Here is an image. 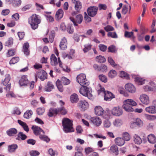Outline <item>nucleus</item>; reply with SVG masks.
Segmentation results:
<instances>
[{"label":"nucleus","mask_w":156,"mask_h":156,"mask_svg":"<svg viewBox=\"0 0 156 156\" xmlns=\"http://www.w3.org/2000/svg\"><path fill=\"white\" fill-rule=\"evenodd\" d=\"M63 130L66 133L73 132L74 129L73 127L72 121L67 118H64L62 121Z\"/></svg>","instance_id":"f257e3e1"},{"label":"nucleus","mask_w":156,"mask_h":156,"mask_svg":"<svg viewBox=\"0 0 156 156\" xmlns=\"http://www.w3.org/2000/svg\"><path fill=\"white\" fill-rule=\"evenodd\" d=\"M41 20L40 16L35 14H33L29 19L28 22L31 28L34 30L37 29L38 24L40 23Z\"/></svg>","instance_id":"f03ea898"},{"label":"nucleus","mask_w":156,"mask_h":156,"mask_svg":"<svg viewBox=\"0 0 156 156\" xmlns=\"http://www.w3.org/2000/svg\"><path fill=\"white\" fill-rule=\"evenodd\" d=\"M97 89L98 94L101 93L104 94V99L106 101H110L115 98L114 95L112 93L108 91H105V89L100 84L97 85Z\"/></svg>","instance_id":"7ed1b4c3"},{"label":"nucleus","mask_w":156,"mask_h":156,"mask_svg":"<svg viewBox=\"0 0 156 156\" xmlns=\"http://www.w3.org/2000/svg\"><path fill=\"white\" fill-rule=\"evenodd\" d=\"M123 103L122 108L128 112H133L134 110L132 106H135L137 105L136 103L131 99H127L124 100Z\"/></svg>","instance_id":"20e7f679"},{"label":"nucleus","mask_w":156,"mask_h":156,"mask_svg":"<svg viewBox=\"0 0 156 156\" xmlns=\"http://www.w3.org/2000/svg\"><path fill=\"white\" fill-rule=\"evenodd\" d=\"M80 90V93L83 95L87 97L89 99L92 98V95L91 94V89L90 87H87V86H82Z\"/></svg>","instance_id":"39448f33"},{"label":"nucleus","mask_w":156,"mask_h":156,"mask_svg":"<svg viewBox=\"0 0 156 156\" xmlns=\"http://www.w3.org/2000/svg\"><path fill=\"white\" fill-rule=\"evenodd\" d=\"M76 79L77 82L81 86H88L89 84V82L86 79L85 75L83 73L78 75Z\"/></svg>","instance_id":"423d86ee"},{"label":"nucleus","mask_w":156,"mask_h":156,"mask_svg":"<svg viewBox=\"0 0 156 156\" xmlns=\"http://www.w3.org/2000/svg\"><path fill=\"white\" fill-rule=\"evenodd\" d=\"M85 117L88 119L94 125L96 126H98L101 123V120L99 117L94 116L91 117L87 115H85Z\"/></svg>","instance_id":"0eeeda50"},{"label":"nucleus","mask_w":156,"mask_h":156,"mask_svg":"<svg viewBox=\"0 0 156 156\" xmlns=\"http://www.w3.org/2000/svg\"><path fill=\"white\" fill-rule=\"evenodd\" d=\"M83 16L81 14L77 15L75 18L73 17H70V20L73 23L75 26H77L78 24H80L83 20Z\"/></svg>","instance_id":"6e6552de"},{"label":"nucleus","mask_w":156,"mask_h":156,"mask_svg":"<svg viewBox=\"0 0 156 156\" xmlns=\"http://www.w3.org/2000/svg\"><path fill=\"white\" fill-rule=\"evenodd\" d=\"M32 129L34 133L36 136L40 135L42 136H44L43 134H44V131L40 127L36 126H33L32 127Z\"/></svg>","instance_id":"1a4fd4ad"},{"label":"nucleus","mask_w":156,"mask_h":156,"mask_svg":"<svg viewBox=\"0 0 156 156\" xmlns=\"http://www.w3.org/2000/svg\"><path fill=\"white\" fill-rule=\"evenodd\" d=\"M73 3L75 4L74 8L75 11H73L72 13V15L73 16L80 13L82 8V3L80 1H77Z\"/></svg>","instance_id":"9d476101"},{"label":"nucleus","mask_w":156,"mask_h":156,"mask_svg":"<svg viewBox=\"0 0 156 156\" xmlns=\"http://www.w3.org/2000/svg\"><path fill=\"white\" fill-rule=\"evenodd\" d=\"M122 113V109L118 106L113 107L111 110L112 114L116 116H120Z\"/></svg>","instance_id":"9b49d317"},{"label":"nucleus","mask_w":156,"mask_h":156,"mask_svg":"<svg viewBox=\"0 0 156 156\" xmlns=\"http://www.w3.org/2000/svg\"><path fill=\"white\" fill-rule=\"evenodd\" d=\"M143 121L140 118H137L135 121L132 122L130 125L131 128L134 129L136 127H141L143 126Z\"/></svg>","instance_id":"f8f14e48"},{"label":"nucleus","mask_w":156,"mask_h":156,"mask_svg":"<svg viewBox=\"0 0 156 156\" xmlns=\"http://www.w3.org/2000/svg\"><path fill=\"white\" fill-rule=\"evenodd\" d=\"M98 8L96 6H90L87 9V12L89 16L91 17L94 16L97 14Z\"/></svg>","instance_id":"ddd939ff"},{"label":"nucleus","mask_w":156,"mask_h":156,"mask_svg":"<svg viewBox=\"0 0 156 156\" xmlns=\"http://www.w3.org/2000/svg\"><path fill=\"white\" fill-rule=\"evenodd\" d=\"M78 105L81 110L85 111L88 108L89 104L86 101L81 100L78 103Z\"/></svg>","instance_id":"4468645a"},{"label":"nucleus","mask_w":156,"mask_h":156,"mask_svg":"<svg viewBox=\"0 0 156 156\" xmlns=\"http://www.w3.org/2000/svg\"><path fill=\"white\" fill-rule=\"evenodd\" d=\"M47 73L44 70H42L39 73H38L35 75L36 79H37V77H38L42 81H43L45 79H47Z\"/></svg>","instance_id":"2eb2a0df"},{"label":"nucleus","mask_w":156,"mask_h":156,"mask_svg":"<svg viewBox=\"0 0 156 156\" xmlns=\"http://www.w3.org/2000/svg\"><path fill=\"white\" fill-rule=\"evenodd\" d=\"M140 101L144 104L148 105L150 103L148 96L145 94H142L140 95Z\"/></svg>","instance_id":"dca6fc26"},{"label":"nucleus","mask_w":156,"mask_h":156,"mask_svg":"<svg viewBox=\"0 0 156 156\" xmlns=\"http://www.w3.org/2000/svg\"><path fill=\"white\" fill-rule=\"evenodd\" d=\"M125 88L126 91L129 92L133 93L136 92V89L135 86L132 84L128 83L125 86Z\"/></svg>","instance_id":"f3484780"},{"label":"nucleus","mask_w":156,"mask_h":156,"mask_svg":"<svg viewBox=\"0 0 156 156\" xmlns=\"http://www.w3.org/2000/svg\"><path fill=\"white\" fill-rule=\"evenodd\" d=\"M67 41L66 38L63 37L61 39L59 46L62 50H65L67 48Z\"/></svg>","instance_id":"a211bd4d"},{"label":"nucleus","mask_w":156,"mask_h":156,"mask_svg":"<svg viewBox=\"0 0 156 156\" xmlns=\"http://www.w3.org/2000/svg\"><path fill=\"white\" fill-rule=\"evenodd\" d=\"M28 83L27 76L25 75L22 76L19 81V84L21 86H26Z\"/></svg>","instance_id":"6ab92c4d"},{"label":"nucleus","mask_w":156,"mask_h":156,"mask_svg":"<svg viewBox=\"0 0 156 156\" xmlns=\"http://www.w3.org/2000/svg\"><path fill=\"white\" fill-rule=\"evenodd\" d=\"M145 111L149 114L156 113V106L154 105H150L145 108Z\"/></svg>","instance_id":"aec40b11"},{"label":"nucleus","mask_w":156,"mask_h":156,"mask_svg":"<svg viewBox=\"0 0 156 156\" xmlns=\"http://www.w3.org/2000/svg\"><path fill=\"white\" fill-rule=\"evenodd\" d=\"M63 11L62 9H59L56 12L55 15V18L56 20H58L63 17Z\"/></svg>","instance_id":"412c9836"},{"label":"nucleus","mask_w":156,"mask_h":156,"mask_svg":"<svg viewBox=\"0 0 156 156\" xmlns=\"http://www.w3.org/2000/svg\"><path fill=\"white\" fill-rule=\"evenodd\" d=\"M58 114V108H51L49 110L48 115L49 117H52Z\"/></svg>","instance_id":"4be33fe9"},{"label":"nucleus","mask_w":156,"mask_h":156,"mask_svg":"<svg viewBox=\"0 0 156 156\" xmlns=\"http://www.w3.org/2000/svg\"><path fill=\"white\" fill-rule=\"evenodd\" d=\"M115 143L118 146H122L125 143V140L123 137H117L115 139Z\"/></svg>","instance_id":"5701e85b"},{"label":"nucleus","mask_w":156,"mask_h":156,"mask_svg":"<svg viewBox=\"0 0 156 156\" xmlns=\"http://www.w3.org/2000/svg\"><path fill=\"white\" fill-rule=\"evenodd\" d=\"M95 113L96 115H101L103 113L104 110L100 106H97L95 108Z\"/></svg>","instance_id":"b1692460"},{"label":"nucleus","mask_w":156,"mask_h":156,"mask_svg":"<svg viewBox=\"0 0 156 156\" xmlns=\"http://www.w3.org/2000/svg\"><path fill=\"white\" fill-rule=\"evenodd\" d=\"M18 147V145L16 144H13L9 145L8 147V151L10 153L14 152Z\"/></svg>","instance_id":"393cba45"},{"label":"nucleus","mask_w":156,"mask_h":156,"mask_svg":"<svg viewBox=\"0 0 156 156\" xmlns=\"http://www.w3.org/2000/svg\"><path fill=\"white\" fill-rule=\"evenodd\" d=\"M75 52L74 50L71 49L70 50L69 54H64L63 57L64 58H68L69 59H71L73 58V56Z\"/></svg>","instance_id":"a878e982"},{"label":"nucleus","mask_w":156,"mask_h":156,"mask_svg":"<svg viewBox=\"0 0 156 156\" xmlns=\"http://www.w3.org/2000/svg\"><path fill=\"white\" fill-rule=\"evenodd\" d=\"M51 63L52 66H56L58 63L57 59L54 54H52L50 57Z\"/></svg>","instance_id":"bb28decb"},{"label":"nucleus","mask_w":156,"mask_h":156,"mask_svg":"<svg viewBox=\"0 0 156 156\" xmlns=\"http://www.w3.org/2000/svg\"><path fill=\"white\" fill-rule=\"evenodd\" d=\"M79 100V98L77 95L73 93L70 97V101L71 103H76Z\"/></svg>","instance_id":"cd10ccee"},{"label":"nucleus","mask_w":156,"mask_h":156,"mask_svg":"<svg viewBox=\"0 0 156 156\" xmlns=\"http://www.w3.org/2000/svg\"><path fill=\"white\" fill-rule=\"evenodd\" d=\"M54 85L51 82L48 81L47 83V85L45 87V91L48 92L51 91L54 88Z\"/></svg>","instance_id":"c85d7f7f"},{"label":"nucleus","mask_w":156,"mask_h":156,"mask_svg":"<svg viewBox=\"0 0 156 156\" xmlns=\"http://www.w3.org/2000/svg\"><path fill=\"white\" fill-rule=\"evenodd\" d=\"M18 122L25 131L28 132L29 131L28 126L25 122L19 120H18Z\"/></svg>","instance_id":"c756f323"},{"label":"nucleus","mask_w":156,"mask_h":156,"mask_svg":"<svg viewBox=\"0 0 156 156\" xmlns=\"http://www.w3.org/2000/svg\"><path fill=\"white\" fill-rule=\"evenodd\" d=\"M29 46L28 43H25L23 46V52L26 55H27L29 54V51L28 49Z\"/></svg>","instance_id":"7c9ffc66"},{"label":"nucleus","mask_w":156,"mask_h":156,"mask_svg":"<svg viewBox=\"0 0 156 156\" xmlns=\"http://www.w3.org/2000/svg\"><path fill=\"white\" fill-rule=\"evenodd\" d=\"M7 135L9 136H13L17 133V130L15 128H11L6 131Z\"/></svg>","instance_id":"2f4dec72"},{"label":"nucleus","mask_w":156,"mask_h":156,"mask_svg":"<svg viewBox=\"0 0 156 156\" xmlns=\"http://www.w3.org/2000/svg\"><path fill=\"white\" fill-rule=\"evenodd\" d=\"M118 148V147L115 145H113L111 146L110 148V150L113 153L115 154V155H117L119 154Z\"/></svg>","instance_id":"473e14b6"},{"label":"nucleus","mask_w":156,"mask_h":156,"mask_svg":"<svg viewBox=\"0 0 156 156\" xmlns=\"http://www.w3.org/2000/svg\"><path fill=\"white\" fill-rule=\"evenodd\" d=\"M117 73L114 70H111L108 73V76L110 78L112 79L116 76Z\"/></svg>","instance_id":"72a5a7b5"},{"label":"nucleus","mask_w":156,"mask_h":156,"mask_svg":"<svg viewBox=\"0 0 156 156\" xmlns=\"http://www.w3.org/2000/svg\"><path fill=\"white\" fill-rule=\"evenodd\" d=\"M144 115L147 119L150 121H153L156 119V116L154 115H151L145 114Z\"/></svg>","instance_id":"f704fd0d"},{"label":"nucleus","mask_w":156,"mask_h":156,"mask_svg":"<svg viewBox=\"0 0 156 156\" xmlns=\"http://www.w3.org/2000/svg\"><path fill=\"white\" fill-rule=\"evenodd\" d=\"M135 81L138 84L141 85L145 83V80L143 78L137 77L135 79Z\"/></svg>","instance_id":"c9c22d12"},{"label":"nucleus","mask_w":156,"mask_h":156,"mask_svg":"<svg viewBox=\"0 0 156 156\" xmlns=\"http://www.w3.org/2000/svg\"><path fill=\"white\" fill-rule=\"evenodd\" d=\"M56 84L58 90L61 92H62L63 91V87L61 84V81L59 80H58L56 81Z\"/></svg>","instance_id":"e433bc0d"},{"label":"nucleus","mask_w":156,"mask_h":156,"mask_svg":"<svg viewBox=\"0 0 156 156\" xmlns=\"http://www.w3.org/2000/svg\"><path fill=\"white\" fill-rule=\"evenodd\" d=\"M5 78L4 81L2 82L3 85L4 86L6 85L9 83L10 80V76L9 74H7L5 75Z\"/></svg>","instance_id":"4c0bfd02"},{"label":"nucleus","mask_w":156,"mask_h":156,"mask_svg":"<svg viewBox=\"0 0 156 156\" xmlns=\"http://www.w3.org/2000/svg\"><path fill=\"white\" fill-rule=\"evenodd\" d=\"M124 36L125 37L127 38H131L132 39H134L135 38L133 32H129L126 31L125 32Z\"/></svg>","instance_id":"58836bf2"},{"label":"nucleus","mask_w":156,"mask_h":156,"mask_svg":"<svg viewBox=\"0 0 156 156\" xmlns=\"http://www.w3.org/2000/svg\"><path fill=\"white\" fill-rule=\"evenodd\" d=\"M113 123L115 126H119L122 125V122L121 119H116L113 121Z\"/></svg>","instance_id":"ea45409f"},{"label":"nucleus","mask_w":156,"mask_h":156,"mask_svg":"<svg viewBox=\"0 0 156 156\" xmlns=\"http://www.w3.org/2000/svg\"><path fill=\"white\" fill-rule=\"evenodd\" d=\"M13 44V39L12 38H9L5 43V45L8 47H11Z\"/></svg>","instance_id":"a19ab883"},{"label":"nucleus","mask_w":156,"mask_h":156,"mask_svg":"<svg viewBox=\"0 0 156 156\" xmlns=\"http://www.w3.org/2000/svg\"><path fill=\"white\" fill-rule=\"evenodd\" d=\"M58 114L64 115L66 114L67 112L64 107L58 108Z\"/></svg>","instance_id":"79ce46f5"},{"label":"nucleus","mask_w":156,"mask_h":156,"mask_svg":"<svg viewBox=\"0 0 156 156\" xmlns=\"http://www.w3.org/2000/svg\"><path fill=\"white\" fill-rule=\"evenodd\" d=\"M84 48L83 51L84 53H86L91 48L92 45L90 44H86L84 45Z\"/></svg>","instance_id":"37998d69"},{"label":"nucleus","mask_w":156,"mask_h":156,"mask_svg":"<svg viewBox=\"0 0 156 156\" xmlns=\"http://www.w3.org/2000/svg\"><path fill=\"white\" fill-rule=\"evenodd\" d=\"M33 112L31 110H28L24 114V117L25 118L29 119L32 115Z\"/></svg>","instance_id":"c03bdc74"},{"label":"nucleus","mask_w":156,"mask_h":156,"mask_svg":"<svg viewBox=\"0 0 156 156\" xmlns=\"http://www.w3.org/2000/svg\"><path fill=\"white\" fill-rule=\"evenodd\" d=\"M96 59L97 62L100 63H103L106 61V59L104 57L101 55L97 56L96 57Z\"/></svg>","instance_id":"a18cd8bd"},{"label":"nucleus","mask_w":156,"mask_h":156,"mask_svg":"<svg viewBox=\"0 0 156 156\" xmlns=\"http://www.w3.org/2000/svg\"><path fill=\"white\" fill-rule=\"evenodd\" d=\"M19 60V58L18 57H13L10 61L9 64L10 65L14 64L17 62Z\"/></svg>","instance_id":"49530a36"},{"label":"nucleus","mask_w":156,"mask_h":156,"mask_svg":"<svg viewBox=\"0 0 156 156\" xmlns=\"http://www.w3.org/2000/svg\"><path fill=\"white\" fill-rule=\"evenodd\" d=\"M119 76L122 78L126 79H128L129 78V76L128 74L124 71L120 72Z\"/></svg>","instance_id":"de8ad7c7"},{"label":"nucleus","mask_w":156,"mask_h":156,"mask_svg":"<svg viewBox=\"0 0 156 156\" xmlns=\"http://www.w3.org/2000/svg\"><path fill=\"white\" fill-rule=\"evenodd\" d=\"M99 79L102 82L106 83L108 79L107 77L103 74L100 75L99 76Z\"/></svg>","instance_id":"09e8293b"},{"label":"nucleus","mask_w":156,"mask_h":156,"mask_svg":"<svg viewBox=\"0 0 156 156\" xmlns=\"http://www.w3.org/2000/svg\"><path fill=\"white\" fill-rule=\"evenodd\" d=\"M62 83L64 85H67L69 84L70 83V80L65 77H63L61 79Z\"/></svg>","instance_id":"8fccbe9b"},{"label":"nucleus","mask_w":156,"mask_h":156,"mask_svg":"<svg viewBox=\"0 0 156 156\" xmlns=\"http://www.w3.org/2000/svg\"><path fill=\"white\" fill-rule=\"evenodd\" d=\"M15 51L14 49H9L6 54V56L9 57L13 56L15 55Z\"/></svg>","instance_id":"3c124183"},{"label":"nucleus","mask_w":156,"mask_h":156,"mask_svg":"<svg viewBox=\"0 0 156 156\" xmlns=\"http://www.w3.org/2000/svg\"><path fill=\"white\" fill-rule=\"evenodd\" d=\"M148 139L149 142L151 144L156 143V137H146Z\"/></svg>","instance_id":"603ef678"},{"label":"nucleus","mask_w":156,"mask_h":156,"mask_svg":"<svg viewBox=\"0 0 156 156\" xmlns=\"http://www.w3.org/2000/svg\"><path fill=\"white\" fill-rule=\"evenodd\" d=\"M128 11V5H124L123 7L122 13L123 14L125 15L126 14Z\"/></svg>","instance_id":"864d4df0"},{"label":"nucleus","mask_w":156,"mask_h":156,"mask_svg":"<svg viewBox=\"0 0 156 156\" xmlns=\"http://www.w3.org/2000/svg\"><path fill=\"white\" fill-rule=\"evenodd\" d=\"M134 141L135 144H140L142 142V140L140 137H134Z\"/></svg>","instance_id":"5fc2aeb1"},{"label":"nucleus","mask_w":156,"mask_h":156,"mask_svg":"<svg viewBox=\"0 0 156 156\" xmlns=\"http://www.w3.org/2000/svg\"><path fill=\"white\" fill-rule=\"evenodd\" d=\"M108 61L111 65L113 66H115L117 64L115 63L114 61L111 57H109L108 58Z\"/></svg>","instance_id":"6e6d98bb"},{"label":"nucleus","mask_w":156,"mask_h":156,"mask_svg":"<svg viewBox=\"0 0 156 156\" xmlns=\"http://www.w3.org/2000/svg\"><path fill=\"white\" fill-rule=\"evenodd\" d=\"M30 154L31 156H37L40 154V153L37 151L32 150L30 152Z\"/></svg>","instance_id":"4d7b16f0"},{"label":"nucleus","mask_w":156,"mask_h":156,"mask_svg":"<svg viewBox=\"0 0 156 156\" xmlns=\"http://www.w3.org/2000/svg\"><path fill=\"white\" fill-rule=\"evenodd\" d=\"M104 29L106 31H112L114 30V28L111 26L108 25L104 27Z\"/></svg>","instance_id":"13d9d810"},{"label":"nucleus","mask_w":156,"mask_h":156,"mask_svg":"<svg viewBox=\"0 0 156 156\" xmlns=\"http://www.w3.org/2000/svg\"><path fill=\"white\" fill-rule=\"evenodd\" d=\"M44 109L43 108H39L37 109V112L39 115H42L44 113Z\"/></svg>","instance_id":"bf43d9fd"},{"label":"nucleus","mask_w":156,"mask_h":156,"mask_svg":"<svg viewBox=\"0 0 156 156\" xmlns=\"http://www.w3.org/2000/svg\"><path fill=\"white\" fill-rule=\"evenodd\" d=\"M98 47L99 49L102 51H105L106 50L107 48V47L106 46L102 44H99Z\"/></svg>","instance_id":"052dcab7"},{"label":"nucleus","mask_w":156,"mask_h":156,"mask_svg":"<svg viewBox=\"0 0 156 156\" xmlns=\"http://www.w3.org/2000/svg\"><path fill=\"white\" fill-rule=\"evenodd\" d=\"M108 37H110L113 38H117V35L115 32H109L108 34Z\"/></svg>","instance_id":"680f3d73"},{"label":"nucleus","mask_w":156,"mask_h":156,"mask_svg":"<svg viewBox=\"0 0 156 156\" xmlns=\"http://www.w3.org/2000/svg\"><path fill=\"white\" fill-rule=\"evenodd\" d=\"M21 0H14L13 2V4L15 6H18L21 4Z\"/></svg>","instance_id":"e2e57ef3"},{"label":"nucleus","mask_w":156,"mask_h":156,"mask_svg":"<svg viewBox=\"0 0 156 156\" xmlns=\"http://www.w3.org/2000/svg\"><path fill=\"white\" fill-rule=\"evenodd\" d=\"M111 123L108 120L105 121L104 122V127L106 128H108L111 126Z\"/></svg>","instance_id":"0e129e2a"},{"label":"nucleus","mask_w":156,"mask_h":156,"mask_svg":"<svg viewBox=\"0 0 156 156\" xmlns=\"http://www.w3.org/2000/svg\"><path fill=\"white\" fill-rule=\"evenodd\" d=\"M144 89L146 91H152L153 90V88L148 86H145L144 87Z\"/></svg>","instance_id":"69168bd1"},{"label":"nucleus","mask_w":156,"mask_h":156,"mask_svg":"<svg viewBox=\"0 0 156 156\" xmlns=\"http://www.w3.org/2000/svg\"><path fill=\"white\" fill-rule=\"evenodd\" d=\"M55 36V34L54 33H51V34L50 35L49 38V41L51 42L52 43L53 41L54 38Z\"/></svg>","instance_id":"338daca9"},{"label":"nucleus","mask_w":156,"mask_h":156,"mask_svg":"<svg viewBox=\"0 0 156 156\" xmlns=\"http://www.w3.org/2000/svg\"><path fill=\"white\" fill-rule=\"evenodd\" d=\"M115 51V47L114 45H111L108 48V51L109 52H114Z\"/></svg>","instance_id":"774afa93"}]
</instances>
